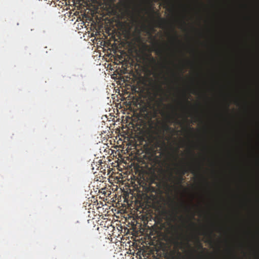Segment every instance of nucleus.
I'll return each instance as SVG.
<instances>
[{
	"label": "nucleus",
	"mask_w": 259,
	"mask_h": 259,
	"mask_svg": "<svg viewBox=\"0 0 259 259\" xmlns=\"http://www.w3.org/2000/svg\"><path fill=\"white\" fill-rule=\"evenodd\" d=\"M173 75H174V76H176V74L174 73H173Z\"/></svg>",
	"instance_id": "obj_13"
},
{
	"label": "nucleus",
	"mask_w": 259,
	"mask_h": 259,
	"mask_svg": "<svg viewBox=\"0 0 259 259\" xmlns=\"http://www.w3.org/2000/svg\"><path fill=\"white\" fill-rule=\"evenodd\" d=\"M157 54H162V51L161 50H158V51H157Z\"/></svg>",
	"instance_id": "obj_6"
},
{
	"label": "nucleus",
	"mask_w": 259,
	"mask_h": 259,
	"mask_svg": "<svg viewBox=\"0 0 259 259\" xmlns=\"http://www.w3.org/2000/svg\"><path fill=\"white\" fill-rule=\"evenodd\" d=\"M184 179L183 178V176L179 175V177L178 178V183L179 184H181L184 181Z\"/></svg>",
	"instance_id": "obj_2"
},
{
	"label": "nucleus",
	"mask_w": 259,
	"mask_h": 259,
	"mask_svg": "<svg viewBox=\"0 0 259 259\" xmlns=\"http://www.w3.org/2000/svg\"><path fill=\"white\" fill-rule=\"evenodd\" d=\"M178 174L180 176H184L187 172H190L193 175H196L198 171L196 167L191 164L183 165L178 170Z\"/></svg>",
	"instance_id": "obj_1"
},
{
	"label": "nucleus",
	"mask_w": 259,
	"mask_h": 259,
	"mask_svg": "<svg viewBox=\"0 0 259 259\" xmlns=\"http://www.w3.org/2000/svg\"><path fill=\"white\" fill-rule=\"evenodd\" d=\"M191 224L193 226H195V224L194 223H191Z\"/></svg>",
	"instance_id": "obj_8"
},
{
	"label": "nucleus",
	"mask_w": 259,
	"mask_h": 259,
	"mask_svg": "<svg viewBox=\"0 0 259 259\" xmlns=\"http://www.w3.org/2000/svg\"><path fill=\"white\" fill-rule=\"evenodd\" d=\"M198 247L199 249H202L203 251L206 250V248L203 247V245L201 243H199L198 244Z\"/></svg>",
	"instance_id": "obj_3"
},
{
	"label": "nucleus",
	"mask_w": 259,
	"mask_h": 259,
	"mask_svg": "<svg viewBox=\"0 0 259 259\" xmlns=\"http://www.w3.org/2000/svg\"><path fill=\"white\" fill-rule=\"evenodd\" d=\"M152 60L154 61H155L153 57H152Z\"/></svg>",
	"instance_id": "obj_10"
},
{
	"label": "nucleus",
	"mask_w": 259,
	"mask_h": 259,
	"mask_svg": "<svg viewBox=\"0 0 259 259\" xmlns=\"http://www.w3.org/2000/svg\"><path fill=\"white\" fill-rule=\"evenodd\" d=\"M183 24L184 25H186V23H185V22L183 21Z\"/></svg>",
	"instance_id": "obj_9"
},
{
	"label": "nucleus",
	"mask_w": 259,
	"mask_h": 259,
	"mask_svg": "<svg viewBox=\"0 0 259 259\" xmlns=\"http://www.w3.org/2000/svg\"><path fill=\"white\" fill-rule=\"evenodd\" d=\"M190 130L193 131V128H190Z\"/></svg>",
	"instance_id": "obj_11"
},
{
	"label": "nucleus",
	"mask_w": 259,
	"mask_h": 259,
	"mask_svg": "<svg viewBox=\"0 0 259 259\" xmlns=\"http://www.w3.org/2000/svg\"><path fill=\"white\" fill-rule=\"evenodd\" d=\"M158 18H159V21L160 22L164 21V19L161 18H160L159 16H158Z\"/></svg>",
	"instance_id": "obj_4"
},
{
	"label": "nucleus",
	"mask_w": 259,
	"mask_h": 259,
	"mask_svg": "<svg viewBox=\"0 0 259 259\" xmlns=\"http://www.w3.org/2000/svg\"><path fill=\"white\" fill-rule=\"evenodd\" d=\"M156 112H155V113H154V116H156Z\"/></svg>",
	"instance_id": "obj_12"
},
{
	"label": "nucleus",
	"mask_w": 259,
	"mask_h": 259,
	"mask_svg": "<svg viewBox=\"0 0 259 259\" xmlns=\"http://www.w3.org/2000/svg\"><path fill=\"white\" fill-rule=\"evenodd\" d=\"M174 39L175 40H177V41H179V42L180 41L178 40V37H177V36H175V37H174Z\"/></svg>",
	"instance_id": "obj_5"
},
{
	"label": "nucleus",
	"mask_w": 259,
	"mask_h": 259,
	"mask_svg": "<svg viewBox=\"0 0 259 259\" xmlns=\"http://www.w3.org/2000/svg\"><path fill=\"white\" fill-rule=\"evenodd\" d=\"M185 101L188 104H190V102L188 101L187 99L185 98Z\"/></svg>",
	"instance_id": "obj_7"
}]
</instances>
